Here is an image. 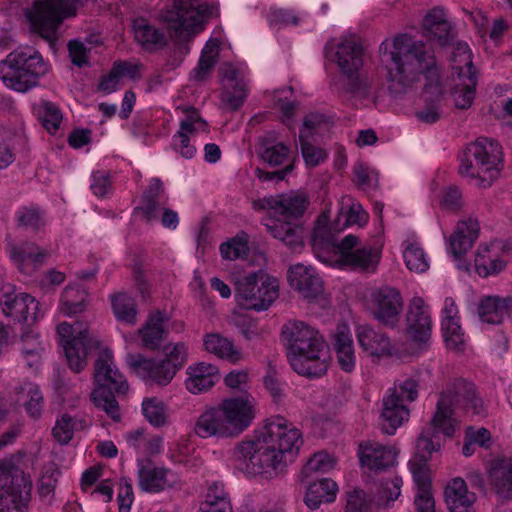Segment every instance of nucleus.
Here are the masks:
<instances>
[{"instance_id": "obj_17", "label": "nucleus", "mask_w": 512, "mask_h": 512, "mask_svg": "<svg viewBox=\"0 0 512 512\" xmlns=\"http://www.w3.org/2000/svg\"><path fill=\"white\" fill-rule=\"evenodd\" d=\"M56 331L69 368L75 373H80L87 366V356L97 347V341L87 330L74 335V327L67 322L60 323Z\"/></svg>"}, {"instance_id": "obj_54", "label": "nucleus", "mask_w": 512, "mask_h": 512, "mask_svg": "<svg viewBox=\"0 0 512 512\" xmlns=\"http://www.w3.org/2000/svg\"><path fill=\"white\" fill-rule=\"evenodd\" d=\"M288 154L289 147L284 143L279 142L273 145L265 143L261 157L270 166H279L285 162L288 158Z\"/></svg>"}, {"instance_id": "obj_50", "label": "nucleus", "mask_w": 512, "mask_h": 512, "mask_svg": "<svg viewBox=\"0 0 512 512\" xmlns=\"http://www.w3.org/2000/svg\"><path fill=\"white\" fill-rule=\"evenodd\" d=\"M221 256L226 260H236L248 255V240L245 234L238 235L235 238L220 245Z\"/></svg>"}, {"instance_id": "obj_8", "label": "nucleus", "mask_w": 512, "mask_h": 512, "mask_svg": "<svg viewBox=\"0 0 512 512\" xmlns=\"http://www.w3.org/2000/svg\"><path fill=\"white\" fill-rule=\"evenodd\" d=\"M94 381L96 387L91 393L94 405L114 421H119L120 407L115 396L125 394L128 383L114 364L111 351L103 350L99 353L94 365Z\"/></svg>"}, {"instance_id": "obj_42", "label": "nucleus", "mask_w": 512, "mask_h": 512, "mask_svg": "<svg viewBox=\"0 0 512 512\" xmlns=\"http://www.w3.org/2000/svg\"><path fill=\"white\" fill-rule=\"evenodd\" d=\"M404 301L397 288H386V328L394 330L401 322Z\"/></svg>"}, {"instance_id": "obj_29", "label": "nucleus", "mask_w": 512, "mask_h": 512, "mask_svg": "<svg viewBox=\"0 0 512 512\" xmlns=\"http://www.w3.org/2000/svg\"><path fill=\"white\" fill-rule=\"evenodd\" d=\"M478 314L483 322L500 324L512 314V297L486 296L479 303Z\"/></svg>"}, {"instance_id": "obj_12", "label": "nucleus", "mask_w": 512, "mask_h": 512, "mask_svg": "<svg viewBox=\"0 0 512 512\" xmlns=\"http://www.w3.org/2000/svg\"><path fill=\"white\" fill-rule=\"evenodd\" d=\"M407 336L397 339L386 335V356L402 359L414 353L413 344L421 347L426 346L431 337L432 321L430 314L425 307L424 300L415 296L412 298L407 312Z\"/></svg>"}, {"instance_id": "obj_2", "label": "nucleus", "mask_w": 512, "mask_h": 512, "mask_svg": "<svg viewBox=\"0 0 512 512\" xmlns=\"http://www.w3.org/2000/svg\"><path fill=\"white\" fill-rule=\"evenodd\" d=\"M368 214L360 203L349 197L342 199L336 222L329 226L323 214L317 220L312 234V249L316 257L328 265L347 266L360 271H374L381 261V250L361 246L360 239L348 234L338 241L333 233L346 227L367 223Z\"/></svg>"}, {"instance_id": "obj_7", "label": "nucleus", "mask_w": 512, "mask_h": 512, "mask_svg": "<svg viewBox=\"0 0 512 512\" xmlns=\"http://www.w3.org/2000/svg\"><path fill=\"white\" fill-rule=\"evenodd\" d=\"M309 205V198L300 192L270 195L252 202L255 211L273 210L281 219L266 218L262 224L275 238L290 250L296 251L303 246L302 228L293 224L292 219L301 217Z\"/></svg>"}, {"instance_id": "obj_44", "label": "nucleus", "mask_w": 512, "mask_h": 512, "mask_svg": "<svg viewBox=\"0 0 512 512\" xmlns=\"http://www.w3.org/2000/svg\"><path fill=\"white\" fill-rule=\"evenodd\" d=\"M335 464V459L328 453H315L301 470L300 481L308 480L314 473H327L334 468Z\"/></svg>"}, {"instance_id": "obj_49", "label": "nucleus", "mask_w": 512, "mask_h": 512, "mask_svg": "<svg viewBox=\"0 0 512 512\" xmlns=\"http://www.w3.org/2000/svg\"><path fill=\"white\" fill-rule=\"evenodd\" d=\"M468 82L456 85L452 89L455 106L458 109H467L472 105L475 97V89L477 86V77H470Z\"/></svg>"}, {"instance_id": "obj_5", "label": "nucleus", "mask_w": 512, "mask_h": 512, "mask_svg": "<svg viewBox=\"0 0 512 512\" xmlns=\"http://www.w3.org/2000/svg\"><path fill=\"white\" fill-rule=\"evenodd\" d=\"M282 338L290 350L288 358L295 372L307 377L326 373L328 352L317 330L302 321H289L282 327Z\"/></svg>"}, {"instance_id": "obj_21", "label": "nucleus", "mask_w": 512, "mask_h": 512, "mask_svg": "<svg viewBox=\"0 0 512 512\" xmlns=\"http://www.w3.org/2000/svg\"><path fill=\"white\" fill-rule=\"evenodd\" d=\"M222 84V101L232 111L238 110L248 96L245 69L224 63L219 69Z\"/></svg>"}, {"instance_id": "obj_30", "label": "nucleus", "mask_w": 512, "mask_h": 512, "mask_svg": "<svg viewBox=\"0 0 512 512\" xmlns=\"http://www.w3.org/2000/svg\"><path fill=\"white\" fill-rule=\"evenodd\" d=\"M186 388L193 394H200L210 390L219 378L218 368L208 363H198L188 368Z\"/></svg>"}, {"instance_id": "obj_16", "label": "nucleus", "mask_w": 512, "mask_h": 512, "mask_svg": "<svg viewBox=\"0 0 512 512\" xmlns=\"http://www.w3.org/2000/svg\"><path fill=\"white\" fill-rule=\"evenodd\" d=\"M31 489L32 482L12 460H0V512H22Z\"/></svg>"}, {"instance_id": "obj_62", "label": "nucleus", "mask_w": 512, "mask_h": 512, "mask_svg": "<svg viewBox=\"0 0 512 512\" xmlns=\"http://www.w3.org/2000/svg\"><path fill=\"white\" fill-rule=\"evenodd\" d=\"M90 188L97 197H105L111 191V181L108 173L104 171L93 172Z\"/></svg>"}, {"instance_id": "obj_48", "label": "nucleus", "mask_w": 512, "mask_h": 512, "mask_svg": "<svg viewBox=\"0 0 512 512\" xmlns=\"http://www.w3.org/2000/svg\"><path fill=\"white\" fill-rule=\"evenodd\" d=\"M142 412L147 421L155 427L164 426L167 422L166 407L155 397L143 400Z\"/></svg>"}, {"instance_id": "obj_56", "label": "nucleus", "mask_w": 512, "mask_h": 512, "mask_svg": "<svg viewBox=\"0 0 512 512\" xmlns=\"http://www.w3.org/2000/svg\"><path fill=\"white\" fill-rule=\"evenodd\" d=\"M427 463L416 460L410 461V469L417 485V492L431 490L432 484Z\"/></svg>"}, {"instance_id": "obj_59", "label": "nucleus", "mask_w": 512, "mask_h": 512, "mask_svg": "<svg viewBox=\"0 0 512 512\" xmlns=\"http://www.w3.org/2000/svg\"><path fill=\"white\" fill-rule=\"evenodd\" d=\"M60 472L57 469H48L39 480L38 493L43 500L50 501Z\"/></svg>"}, {"instance_id": "obj_32", "label": "nucleus", "mask_w": 512, "mask_h": 512, "mask_svg": "<svg viewBox=\"0 0 512 512\" xmlns=\"http://www.w3.org/2000/svg\"><path fill=\"white\" fill-rule=\"evenodd\" d=\"M480 225L475 219L459 222L456 231L450 237V248L455 258H461L479 236Z\"/></svg>"}, {"instance_id": "obj_55", "label": "nucleus", "mask_w": 512, "mask_h": 512, "mask_svg": "<svg viewBox=\"0 0 512 512\" xmlns=\"http://www.w3.org/2000/svg\"><path fill=\"white\" fill-rule=\"evenodd\" d=\"M76 422L68 414H63L53 427L52 434L60 444H67L73 437Z\"/></svg>"}, {"instance_id": "obj_10", "label": "nucleus", "mask_w": 512, "mask_h": 512, "mask_svg": "<svg viewBox=\"0 0 512 512\" xmlns=\"http://www.w3.org/2000/svg\"><path fill=\"white\" fill-rule=\"evenodd\" d=\"M48 71L42 55L32 49L14 50L0 60V80L16 92L25 93L38 86Z\"/></svg>"}, {"instance_id": "obj_31", "label": "nucleus", "mask_w": 512, "mask_h": 512, "mask_svg": "<svg viewBox=\"0 0 512 512\" xmlns=\"http://www.w3.org/2000/svg\"><path fill=\"white\" fill-rule=\"evenodd\" d=\"M382 482L379 481L377 493H366L362 489L353 488L345 493L344 512H379L382 505Z\"/></svg>"}, {"instance_id": "obj_41", "label": "nucleus", "mask_w": 512, "mask_h": 512, "mask_svg": "<svg viewBox=\"0 0 512 512\" xmlns=\"http://www.w3.org/2000/svg\"><path fill=\"white\" fill-rule=\"evenodd\" d=\"M357 337L360 346L369 356L380 359L384 354L383 334L377 333L369 326H360L357 329Z\"/></svg>"}, {"instance_id": "obj_15", "label": "nucleus", "mask_w": 512, "mask_h": 512, "mask_svg": "<svg viewBox=\"0 0 512 512\" xmlns=\"http://www.w3.org/2000/svg\"><path fill=\"white\" fill-rule=\"evenodd\" d=\"M278 296V280L261 271L249 273L235 281V299L244 309L267 310Z\"/></svg>"}, {"instance_id": "obj_13", "label": "nucleus", "mask_w": 512, "mask_h": 512, "mask_svg": "<svg viewBox=\"0 0 512 512\" xmlns=\"http://www.w3.org/2000/svg\"><path fill=\"white\" fill-rule=\"evenodd\" d=\"M364 49L354 35L331 39L324 46L325 58L336 64L348 80L346 90L351 93L366 91V84L359 77L363 65Z\"/></svg>"}, {"instance_id": "obj_35", "label": "nucleus", "mask_w": 512, "mask_h": 512, "mask_svg": "<svg viewBox=\"0 0 512 512\" xmlns=\"http://www.w3.org/2000/svg\"><path fill=\"white\" fill-rule=\"evenodd\" d=\"M168 317L166 313L157 310L150 314L146 324L139 330L143 346L150 350L159 348L168 331L164 328Z\"/></svg>"}, {"instance_id": "obj_11", "label": "nucleus", "mask_w": 512, "mask_h": 512, "mask_svg": "<svg viewBox=\"0 0 512 512\" xmlns=\"http://www.w3.org/2000/svg\"><path fill=\"white\" fill-rule=\"evenodd\" d=\"M219 8L215 3H201L199 0H174L173 7L164 15L172 37L187 41L203 30L209 18L218 17Z\"/></svg>"}, {"instance_id": "obj_61", "label": "nucleus", "mask_w": 512, "mask_h": 512, "mask_svg": "<svg viewBox=\"0 0 512 512\" xmlns=\"http://www.w3.org/2000/svg\"><path fill=\"white\" fill-rule=\"evenodd\" d=\"M28 394H31V398L25 401V409L27 413L33 417L38 418L41 415L43 407V396L39 390V387L33 383H27Z\"/></svg>"}, {"instance_id": "obj_58", "label": "nucleus", "mask_w": 512, "mask_h": 512, "mask_svg": "<svg viewBox=\"0 0 512 512\" xmlns=\"http://www.w3.org/2000/svg\"><path fill=\"white\" fill-rule=\"evenodd\" d=\"M354 181L361 187L372 188L378 187L379 174L361 163H357L353 167Z\"/></svg>"}, {"instance_id": "obj_20", "label": "nucleus", "mask_w": 512, "mask_h": 512, "mask_svg": "<svg viewBox=\"0 0 512 512\" xmlns=\"http://www.w3.org/2000/svg\"><path fill=\"white\" fill-rule=\"evenodd\" d=\"M2 313L19 323L30 324L39 317V302L29 294L16 293L11 286L0 292Z\"/></svg>"}, {"instance_id": "obj_51", "label": "nucleus", "mask_w": 512, "mask_h": 512, "mask_svg": "<svg viewBox=\"0 0 512 512\" xmlns=\"http://www.w3.org/2000/svg\"><path fill=\"white\" fill-rule=\"evenodd\" d=\"M164 362L169 363V366L177 373L187 362L188 349L185 343L178 342L175 344L169 343L165 345L164 349Z\"/></svg>"}, {"instance_id": "obj_4", "label": "nucleus", "mask_w": 512, "mask_h": 512, "mask_svg": "<svg viewBox=\"0 0 512 512\" xmlns=\"http://www.w3.org/2000/svg\"><path fill=\"white\" fill-rule=\"evenodd\" d=\"M455 404L462 405L473 415H480L484 412L482 399L477 395L475 385L463 379H457L454 382L453 391L448 389L440 394L436 411L430 420L432 431L423 430L417 438L414 460L428 462L432 453L439 450L440 443L435 440L437 433H442L447 437L454 435L457 425L453 417Z\"/></svg>"}, {"instance_id": "obj_26", "label": "nucleus", "mask_w": 512, "mask_h": 512, "mask_svg": "<svg viewBox=\"0 0 512 512\" xmlns=\"http://www.w3.org/2000/svg\"><path fill=\"white\" fill-rule=\"evenodd\" d=\"M167 202L165 189L159 178H152L144 190L140 205L134 209V215L147 222L159 218V210Z\"/></svg>"}, {"instance_id": "obj_52", "label": "nucleus", "mask_w": 512, "mask_h": 512, "mask_svg": "<svg viewBox=\"0 0 512 512\" xmlns=\"http://www.w3.org/2000/svg\"><path fill=\"white\" fill-rule=\"evenodd\" d=\"M39 117L45 129L51 134L56 133L62 121V113L52 102H43L39 109Z\"/></svg>"}, {"instance_id": "obj_25", "label": "nucleus", "mask_w": 512, "mask_h": 512, "mask_svg": "<svg viewBox=\"0 0 512 512\" xmlns=\"http://www.w3.org/2000/svg\"><path fill=\"white\" fill-rule=\"evenodd\" d=\"M290 286L306 299H314L323 291V282L316 271L303 264H296L288 271Z\"/></svg>"}, {"instance_id": "obj_23", "label": "nucleus", "mask_w": 512, "mask_h": 512, "mask_svg": "<svg viewBox=\"0 0 512 512\" xmlns=\"http://www.w3.org/2000/svg\"><path fill=\"white\" fill-rule=\"evenodd\" d=\"M129 367L146 382L159 386L168 385L175 377L176 372L169 366V363L162 359L145 358L141 354L129 355L127 357Z\"/></svg>"}, {"instance_id": "obj_18", "label": "nucleus", "mask_w": 512, "mask_h": 512, "mask_svg": "<svg viewBox=\"0 0 512 512\" xmlns=\"http://www.w3.org/2000/svg\"><path fill=\"white\" fill-rule=\"evenodd\" d=\"M418 396L417 383L406 379L394 386L386 398V434L394 435L396 430L409 420L410 410L406 402L414 401Z\"/></svg>"}, {"instance_id": "obj_63", "label": "nucleus", "mask_w": 512, "mask_h": 512, "mask_svg": "<svg viewBox=\"0 0 512 512\" xmlns=\"http://www.w3.org/2000/svg\"><path fill=\"white\" fill-rule=\"evenodd\" d=\"M133 499L134 495L131 481L126 477H122L120 479L119 492L117 496L119 512H130Z\"/></svg>"}, {"instance_id": "obj_28", "label": "nucleus", "mask_w": 512, "mask_h": 512, "mask_svg": "<svg viewBox=\"0 0 512 512\" xmlns=\"http://www.w3.org/2000/svg\"><path fill=\"white\" fill-rule=\"evenodd\" d=\"M489 484L499 498H512V458L492 461L488 471Z\"/></svg>"}, {"instance_id": "obj_64", "label": "nucleus", "mask_w": 512, "mask_h": 512, "mask_svg": "<svg viewBox=\"0 0 512 512\" xmlns=\"http://www.w3.org/2000/svg\"><path fill=\"white\" fill-rule=\"evenodd\" d=\"M231 502L228 492L225 491L224 484L215 481L208 486L204 504H213L217 502Z\"/></svg>"}, {"instance_id": "obj_37", "label": "nucleus", "mask_w": 512, "mask_h": 512, "mask_svg": "<svg viewBox=\"0 0 512 512\" xmlns=\"http://www.w3.org/2000/svg\"><path fill=\"white\" fill-rule=\"evenodd\" d=\"M220 41L210 39L204 46L197 66L192 70L190 78L194 82L207 80L217 64L219 56Z\"/></svg>"}, {"instance_id": "obj_57", "label": "nucleus", "mask_w": 512, "mask_h": 512, "mask_svg": "<svg viewBox=\"0 0 512 512\" xmlns=\"http://www.w3.org/2000/svg\"><path fill=\"white\" fill-rule=\"evenodd\" d=\"M21 351L25 357H31L35 361H37L41 353L44 351V347L39 340L38 334L30 331L28 333H25L21 337Z\"/></svg>"}, {"instance_id": "obj_27", "label": "nucleus", "mask_w": 512, "mask_h": 512, "mask_svg": "<svg viewBox=\"0 0 512 512\" xmlns=\"http://www.w3.org/2000/svg\"><path fill=\"white\" fill-rule=\"evenodd\" d=\"M444 497L449 512H477V496L468 490L465 480L460 477L453 478L447 483Z\"/></svg>"}, {"instance_id": "obj_43", "label": "nucleus", "mask_w": 512, "mask_h": 512, "mask_svg": "<svg viewBox=\"0 0 512 512\" xmlns=\"http://www.w3.org/2000/svg\"><path fill=\"white\" fill-rule=\"evenodd\" d=\"M112 308L116 318L128 325L136 323V305L133 298L120 293L111 297Z\"/></svg>"}, {"instance_id": "obj_39", "label": "nucleus", "mask_w": 512, "mask_h": 512, "mask_svg": "<svg viewBox=\"0 0 512 512\" xmlns=\"http://www.w3.org/2000/svg\"><path fill=\"white\" fill-rule=\"evenodd\" d=\"M46 252L31 243L23 244L19 249L13 253L14 259L19 265V269L27 274H30L38 266L43 263Z\"/></svg>"}, {"instance_id": "obj_19", "label": "nucleus", "mask_w": 512, "mask_h": 512, "mask_svg": "<svg viewBox=\"0 0 512 512\" xmlns=\"http://www.w3.org/2000/svg\"><path fill=\"white\" fill-rule=\"evenodd\" d=\"M139 487L149 493H158L168 489L178 490L183 486L181 477L175 471L157 466L149 459L138 461Z\"/></svg>"}, {"instance_id": "obj_33", "label": "nucleus", "mask_w": 512, "mask_h": 512, "mask_svg": "<svg viewBox=\"0 0 512 512\" xmlns=\"http://www.w3.org/2000/svg\"><path fill=\"white\" fill-rule=\"evenodd\" d=\"M204 349L217 358L236 364L243 359L241 349L233 341L219 333H208L203 337Z\"/></svg>"}, {"instance_id": "obj_45", "label": "nucleus", "mask_w": 512, "mask_h": 512, "mask_svg": "<svg viewBox=\"0 0 512 512\" xmlns=\"http://www.w3.org/2000/svg\"><path fill=\"white\" fill-rule=\"evenodd\" d=\"M16 220L19 227L37 231L45 225V213L38 206H24L17 211Z\"/></svg>"}, {"instance_id": "obj_53", "label": "nucleus", "mask_w": 512, "mask_h": 512, "mask_svg": "<svg viewBox=\"0 0 512 512\" xmlns=\"http://www.w3.org/2000/svg\"><path fill=\"white\" fill-rule=\"evenodd\" d=\"M441 328L447 347L455 350L460 349L464 344V332L459 319L442 321Z\"/></svg>"}, {"instance_id": "obj_1", "label": "nucleus", "mask_w": 512, "mask_h": 512, "mask_svg": "<svg viewBox=\"0 0 512 512\" xmlns=\"http://www.w3.org/2000/svg\"><path fill=\"white\" fill-rule=\"evenodd\" d=\"M386 89L394 97L411 91L424 78L420 98L423 107L416 112L419 121L433 124L442 116L445 87L433 48L408 33L393 38L390 64L386 67Z\"/></svg>"}, {"instance_id": "obj_38", "label": "nucleus", "mask_w": 512, "mask_h": 512, "mask_svg": "<svg viewBox=\"0 0 512 512\" xmlns=\"http://www.w3.org/2000/svg\"><path fill=\"white\" fill-rule=\"evenodd\" d=\"M133 29L135 40L147 50L161 48L166 44L164 32L150 25L144 19L135 20Z\"/></svg>"}, {"instance_id": "obj_36", "label": "nucleus", "mask_w": 512, "mask_h": 512, "mask_svg": "<svg viewBox=\"0 0 512 512\" xmlns=\"http://www.w3.org/2000/svg\"><path fill=\"white\" fill-rule=\"evenodd\" d=\"M338 486L330 478H322L310 483L304 498L305 504L310 509H317L323 502L331 503L336 498Z\"/></svg>"}, {"instance_id": "obj_40", "label": "nucleus", "mask_w": 512, "mask_h": 512, "mask_svg": "<svg viewBox=\"0 0 512 512\" xmlns=\"http://www.w3.org/2000/svg\"><path fill=\"white\" fill-rule=\"evenodd\" d=\"M87 293L77 285H68L61 297L60 310L63 314L71 316L81 313L86 308Z\"/></svg>"}, {"instance_id": "obj_9", "label": "nucleus", "mask_w": 512, "mask_h": 512, "mask_svg": "<svg viewBox=\"0 0 512 512\" xmlns=\"http://www.w3.org/2000/svg\"><path fill=\"white\" fill-rule=\"evenodd\" d=\"M502 156L497 141L480 138L468 144L460 155L459 173L479 187H488L499 175Z\"/></svg>"}, {"instance_id": "obj_6", "label": "nucleus", "mask_w": 512, "mask_h": 512, "mask_svg": "<svg viewBox=\"0 0 512 512\" xmlns=\"http://www.w3.org/2000/svg\"><path fill=\"white\" fill-rule=\"evenodd\" d=\"M255 418V402L250 395L228 397L205 410L197 419L195 433L201 438H234Z\"/></svg>"}, {"instance_id": "obj_3", "label": "nucleus", "mask_w": 512, "mask_h": 512, "mask_svg": "<svg viewBox=\"0 0 512 512\" xmlns=\"http://www.w3.org/2000/svg\"><path fill=\"white\" fill-rule=\"evenodd\" d=\"M302 442L296 427L283 417H276L252 439L237 443L232 455L241 470L272 478L293 461Z\"/></svg>"}, {"instance_id": "obj_24", "label": "nucleus", "mask_w": 512, "mask_h": 512, "mask_svg": "<svg viewBox=\"0 0 512 512\" xmlns=\"http://www.w3.org/2000/svg\"><path fill=\"white\" fill-rule=\"evenodd\" d=\"M358 457L360 467L363 471V478L366 484H376L378 487L379 481L377 477L384 471V447L379 443L364 442L359 445Z\"/></svg>"}, {"instance_id": "obj_47", "label": "nucleus", "mask_w": 512, "mask_h": 512, "mask_svg": "<svg viewBox=\"0 0 512 512\" xmlns=\"http://www.w3.org/2000/svg\"><path fill=\"white\" fill-rule=\"evenodd\" d=\"M407 269L414 273H424L429 269V262L423 248L417 243H409L403 251Z\"/></svg>"}, {"instance_id": "obj_34", "label": "nucleus", "mask_w": 512, "mask_h": 512, "mask_svg": "<svg viewBox=\"0 0 512 512\" xmlns=\"http://www.w3.org/2000/svg\"><path fill=\"white\" fill-rule=\"evenodd\" d=\"M422 26L425 35L437 40L441 46L448 45L453 39L451 24L441 8L432 9L424 17Z\"/></svg>"}, {"instance_id": "obj_46", "label": "nucleus", "mask_w": 512, "mask_h": 512, "mask_svg": "<svg viewBox=\"0 0 512 512\" xmlns=\"http://www.w3.org/2000/svg\"><path fill=\"white\" fill-rule=\"evenodd\" d=\"M299 143L301 154L307 167H317L328 158V152L324 148L309 142L308 135L304 131L299 133Z\"/></svg>"}, {"instance_id": "obj_60", "label": "nucleus", "mask_w": 512, "mask_h": 512, "mask_svg": "<svg viewBox=\"0 0 512 512\" xmlns=\"http://www.w3.org/2000/svg\"><path fill=\"white\" fill-rule=\"evenodd\" d=\"M475 267L477 273L482 277H487L491 274H498L506 267V262L495 258L485 261L483 256L477 255L475 258Z\"/></svg>"}, {"instance_id": "obj_22", "label": "nucleus", "mask_w": 512, "mask_h": 512, "mask_svg": "<svg viewBox=\"0 0 512 512\" xmlns=\"http://www.w3.org/2000/svg\"><path fill=\"white\" fill-rule=\"evenodd\" d=\"M186 117L180 122L179 130L172 137L171 147L186 159L196 154V147L191 144V138L198 131H206L207 123L193 107L185 108Z\"/></svg>"}, {"instance_id": "obj_14", "label": "nucleus", "mask_w": 512, "mask_h": 512, "mask_svg": "<svg viewBox=\"0 0 512 512\" xmlns=\"http://www.w3.org/2000/svg\"><path fill=\"white\" fill-rule=\"evenodd\" d=\"M79 6V0H35L26 13L31 31L49 43L55 42L63 21L75 17Z\"/></svg>"}]
</instances>
